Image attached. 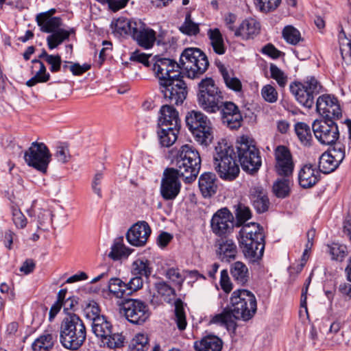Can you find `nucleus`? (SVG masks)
I'll use <instances>...</instances> for the list:
<instances>
[{
    "mask_svg": "<svg viewBox=\"0 0 351 351\" xmlns=\"http://www.w3.org/2000/svg\"><path fill=\"white\" fill-rule=\"evenodd\" d=\"M114 27L115 31L121 36H132L137 28L142 27V22L121 16L117 19Z\"/></svg>",
    "mask_w": 351,
    "mask_h": 351,
    "instance_id": "c756f323",
    "label": "nucleus"
},
{
    "mask_svg": "<svg viewBox=\"0 0 351 351\" xmlns=\"http://www.w3.org/2000/svg\"><path fill=\"white\" fill-rule=\"evenodd\" d=\"M322 85L314 77H307L302 82H292L289 86L296 101L306 108H312L315 98L322 92Z\"/></svg>",
    "mask_w": 351,
    "mask_h": 351,
    "instance_id": "9d476101",
    "label": "nucleus"
},
{
    "mask_svg": "<svg viewBox=\"0 0 351 351\" xmlns=\"http://www.w3.org/2000/svg\"><path fill=\"white\" fill-rule=\"evenodd\" d=\"M338 38L342 59L349 64L351 62V39L346 36L343 29L339 32Z\"/></svg>",
    "mask_w": 351,
    "mask_h": 351,
    "instance_id": "c03bdc74",
    "label": "nucleus"
},
{
    "mask_svg": "<svg viewBox=\"0 0 351 351\" xmlns=\"http://www.w3.org/2000/svg\"><path fill=\"white\" fill-rule=\"evenodd\" d=\"M179 178V173L173 168H167L165 170L160 186V193L164 199L171 200L178 196L181 189Z\"/></svg>",
    "mask_w": 351,
    "mask_h": 351,
    "instance_id": "f3484780",
    "label": "nucleus"
},
{
    "mask_svg": "<svg viewBox=\"0 0 351 351\" xmlns=\"http://www.w3.org/2000/svg\"><path fill=\"white\" fill-rule=\"evenodd\" d=\"M153 271L151 262L144 258H137L132 264L131 272L133 276L149 279Z\"/></svg>",
    "mask_w": 351,
    "mask_h": 351,
    "instance_id": "e433bc0d",
    "label": "nucleus"
},
{
    "mask_svg": "<svg viewBox=\"0 0 351 351\" xmlns=\"http://www.w3.org/2000/svg\"><path fill=\"white\" fill-rule=\"evenodd\" d=\"M281 3V0H256L255 5L263 12H270L276 10Z\"/></svg>",
    "mask_w": 351,
    "mask_h": 351,
    "instance_id": "6e6d98bb",
    "label": "nucleus"
},
{
    "mask_svg": "<svg viewBox=\"0 0 351 351\" xmlns=\"http://www.w3.org/2000/svg\"><path fill=\"white\" fill-rule=\"evenodd\" d=\"M316 109L323 119H338L342 114L337 99L329 95L318 97L316 101Z\"/></svg>",
    "mask_w": 351,
    "mask_h": 351,
    "instance_id": "aec40b11",
    "label": "nucleus"
},
{
    "mask_svg": "<svg viewBox=\"0 0 351 351\" xmlns=\"http://www.w3.org/2000/svg\"><path fill=\"white\" fill-rule=\"evenodd\" d=\"M121 311L126 319L133 324L141 325L149 317L147 305L140 300H125L121 306Z\"/></svg>",
    "mask_w": 351,
    "mask_h": 351,
    "instance_id": "4468645a",
    "label": "nucleus"
},
{
    "mask_svg": "<svg viewBox=\"0 0 351 351\" xmlns=\"http://www.w3.org/2000/svg\"><path fill=\"white\" fill-rule=\"evenodd\" d=\"M91 326L93 332L100 338L101 341L110 335L112 328L111 323L107 320L105 316L94 319Z\"/></svg>",
    "mask_w": 351,
    "mask_h": 351,
    "instance_id": "c9c22d12",
    "label": "nucleus"
},
{
    "mask_svg": "<svg viewBox=\"0 0 351 351\" xmlns=\"http://www.w3.org/2000/svg\"><path fill=\"white\" fill-rule=\"evenodd\" d=\"M54 344L53 337L51 334L44 333L37 338L32 345L34 351H49Z\"/></svg>",
    "mask_w": 351,
    "mask_h": 351,
    "instance_id": "a18cd8bd",
    "label": "nucleus"
},
{
    "mask_svg": "<svg viewBox=\"0 0 351 351\" xmlns=\"http://www.w3.org/2000/svg\"><path fill=\"white\" fill-rule=\"evenodd\" d=\"M234 319L248 321L256 313L257 302L254 294L247 289H237L232 292L228 306Z\"/></svg>",
    "mask_w": 351,
    "mask_h": 351,
    "instance_id": "39448f33",
    "label": "nucleus"
},
{
    "mask_svg": "<svg viewBox=\"0 0 351 351\" xmlns=\"http://www.w3.org/2000/svg\"><path fill=\"white\" fill-rule=\"evenodd\" d=\"M179 30L187 36H196L199 32V27L197 23L192 21L191 13L188 12Z\"/></svg>",
    "mask_w": 351,
    "mask_h": 351,
    "instance_id": "3c124183",
    "label": "nucleus"
},
{
    "mask_svg": "<svg viewBox=\"0 0 351 351\" xmlns=\"http://www.w3.org/2000/svg\"><path fill=\"white\" fill-rule=\"evenodd\" d=\"M182 77L180 75L176 78L167 79L159 84L160 92L171 105H182L187 97L188 88Z\"/></svg>",
    "mask_w": 351,
    "mask_h": 351,
    "instance_id": "9b49d317",
    "label": "nucleus"
},
{
    "mask_svg": "<svg viewBox=\"0 0 351 351\" xmlns=\"http://www.w3.org/2000/svg\"><path fill=\"white\" fill-rule=\"evenodd\" d=\"M12 221L15 226L19 228H23L27 225V219L20 209L12 208Z\"/></svg>",
    "mask_w": 351,
    "mask_h": 351,
    "instance_id": "0e129e2a",
    "label": "nucleus"
},
{
    "mask_svg": "<svg viewBox=\"0 0 351 351\" xmlns=\"http://www.w3.org/2000/svg\"><path fill=\"white\" fill-rule=\"evenodd\" d=\"M180 127H160L158 133L160 144L162 147H169L177 140Z\"/></svg>",
    "mask_w": 351,
    "mask_h": 351,
    "instance_id": "72a5a7b5",
    "label": "nucleus"
},
{
    "mask_svg": "<svg viewBox=\"0 0 351 351\" xmlns=\"http://www.w3.org/2000/svg\"><path fill=\"white\" fill-rule=\"evenodd\" d=\"M235 216L237 219V226H243L248 219L252 217V213L250 208L243 204L239 203L235 206Z\"/></svg>",
    "mask_w": 351,
    "mask_h": 351,
    "instance_id": "603ef678",
    "label": "nucleus"
},
{
    "mask_svg": "<svg viewBox=\"0 0 351 351\" xmlns=\"http://www.w3.org/2000/svg\"><path fill=\"white\" fill-rule=\"evenodd\" d=\"M294 130L299 141L303 145H311L312 134L308 125L304 122H298L294 125Z\"/></svg>",
    "mask_w": 351,
    "mask_h": 351,
    "instance_id": "37998d69",
    "label": "nucleus"
},
{
    "mask_svg": "<svg viewBox=\"0 0 351 351\" xmlns=\"http://www.w3.org/2000/svg\"><path fill=\"white\" fill-rule=\"evenodd\" d=\"M84 313L86 315V318L94 321V319L97 317H101L102 315H100V308L98 304L95 301H90L88 304H86L84 308Z\"/></svg>",
    "mask_w": 351,
    "mask_h": 351,
    "instance_id": "680f3d73",
    "label": "nucleus"
},
{
    "mask_svg": "<svg viewBox=\"0 0 351 351\" xmlns=\"http://www.w3.org/2000/svg\"><path fill=\"white\" fill-rule=\"evenodd\" d=\"M165 276L175 285H177L180 287H182L185 280V276L180 273L179 269L174 267L168 269L166 271Z\"/></svg>",
    "mask_w": 351,
    "mask_h": 351,
    "instance_id": "052dcab7",
    "label": "nucleus"
},
{
    "mask_svg": "<svg viewBox=\"0 0 351 351\" xmlns=\"http://www.w3.org/2000/svg\"><path fill=\"white\" fill-rule=\"evenodd\" d=\"M224 99L222 92L211 77H206L198 84L197 101L199 106L208 113L219 111Z\"/></svg>",
    "mask_w": 351,
    "mask_h": 351,
    "instance_id": "0eeeda50",
    "label": "nucleus"
},
{
    "mask_svg": "<svg viewBox=\"0 0 351 351\" xmlns=\"http://www.w3.org/2000/svg\"><path fill=\"white\" fill-rule=\"evenodd\" d=\"M210 227L214 234L222 237L230 233L234 228V217L227 208L218 210L213 216Z\"/></svg>",
    "mask_w": 351,
    "mask_h": 351,
    "instance_id": "a211bd4d",
    "label": "nucleus"
},
{
    "mask_svg": "<svg viewBox=\"0 0 351 351\" xmlns=\"http://www.w3.org/2000/svg\"><path fill=\"white\" fill-rule=\"evenodd\" d=\"M125 338L119 333L110 332L109 336H107L106 339L102 340V343L104 346L111 349L121 348L123 346Z\"/></svg>",
    "mask_w": 351,
    "mask_h": 351,
    "instance_id": "5fc2aeb1",
    "label": "nucleus"
},
{
    "mask_svg": "<svg viewBox=\"0 0 351 351\" xmlns=\"http://www.w3.org/2000/svg\"><path fill=\"white\" fill-rule=\"evenodd\" d=\"M152 230L148 223L145 221H140L134 223L128 230L126 239L133 246H144Z\"/></svg>",
    "mask_w": 351,
    "mask_h": 351,
    "instance_id": "412c9836",
    "label": "nucleus"
},
{
    "mask_svg": "<svg viewBox=\"0 0 351 351\" xmlns=\"http://www.w3.org/2000/svg\"><path fill=\"white\" fill-rule=\"evenodd\" d=\"M230 274L233 280L241 286H245L250 280L247 267L241 261L234 262L230 265Z\"/></svg>",
    "mask_w": 351,
    "mask_h": 351,
    "instance_id": "2f4dec72",
    "label": "nucleus"
},
{
    "mask_svg": "<svg viewBox=\"0 0 351 351\" xmlns=\"http://www.w3.org/2000/svg\"><path fill=\"white\" fill-rule=\"evenodd\" d=\"M175 322L179 330H183L186 328L187 322L184 309L183 302L178 298L175 302Z\"/></svg>",
    "mask_w": 351,
    "mask_h": 351,
    "instance_id": "de8ad7c7",
    "label": "nucleus"
},
{
    "mask_svg": "<svg viewBox=\"0 0 351 351\" xmlns=\"http://www.w3.org/2000/svg\"><path fill=\"white\" fill-rule=\"evenodd\" d=\"M199 188L205 198L213 196L217 191V179L215 173L204 172L199 178Z\"/></svg>",
    "mask_w": 351,
    "mask_h": 351,
    "instance_id": "a878e982",
    "label": "nucleus"
},
{
    "mask_svg": "<svg viewBox=\"0 0 351 351\" xmlns=\"http://www.w3.org/2000/svg\"><path fill=\"white\" fill-rule=\"evenodd\" d=\"M217 252L221 261L230 262L236 258L237 247L232 240L226 239L219 243Z\"/></svg>",
    "mask_w": 351,
    "mask_h": 351,
    "instance_id": "f704fd0d",
    "label": "nucleus"
},
{
    "mask_svg": "<svg viewBox=\"0 0 351 351\" xmlns=\"http://www.w3.org/2000/svg\"><path fill=\"white\" fill-rule=\"evenodd\" d=\"M233 319L234 317L228 306H227L221 313L215 315L211 318L210 323L226 325L228 328H232L234 330H235L237 324Z\"/></svg>",
    "mask_w": 351,
    "mask_h": 351,
    "instance_id": "a19ab883",
    "label": "nucleus"
},
{
    "mask_svg": "<svg viewBox=\"0 0 351 351\" xmlns=\"http://www.w3.org/2000/svg\"><path fill=\"white\" fill-rule=\"evenodd\" d=\"M261 95L269 103H274L278 99V93L275 88L270 84H267L262 88Z\"/></svg>",
    "mask_w": 351,
    "mask_h": 351,
    "instance_id": "e2e57ef3",
    "label": "nucleus"
},
{
    "mask_svg": "<svg viewBox=\"0 0 351 351\" xmlns=\"http://www.w3.org/2000/svg\"><path fill=\"white\" fill-rule=\"evenodd\" d=\"M180 127L178 112L173 105H164L160 110L158 127Z\"/></svg>",
    "mask_w": 351,
    "mask_h": 351,
    "instance_id": "bb28decb",
    "label": "nucleus"
},
{
    "mask_svg": "<svg viewBox=\"0 0 351 351\" xmlns=\"http://www.w3.org/2000/svg\"><path fill=\"white\" fill-rule=\"evenodd\" d=\"M51 154L44 143L33 142L24 154V159L28 166L43 173L47 171Z\"/></svg>",
    "mask_w": 351,
    "mask_h": 351,
    "instance_id": "f8f14e48",
    "label": "nucleus"
},
{
    "mask_svg": "<svg viewBox=\"0 0 351 351\" xmlns=\"http://www.w3.org/2000/svg\"><path fill=\"white\" fill-rule=\"evenodd\" d=\"M185 121L197 142L205 146L211 143L213 138L211 123L204 113L192 110L188 112Z\"/></svg>",
    "mask_w": 351,
    "mask_h": 351,
    "instance_id": "6e6552de",
    "label": "nucleus"
},
{
    "mask_svg": "<svg viewBox=\"0 0 351 351\" xmlns=\"http://www.w3.org/2000/svg\"><path fill=\"white\" fill-rule=\"evenodd\" d=\"M260 29V23L254 19L249 18L243 21L239 27L235 29L234 36L243 40H248L256 36Z\"/></svg>",
    "mask_w": 351,
    "mask_h": 351,
    "instance_id": "393cba45",
    "label": "nucleus"
},
{
    "mask_svg": "<svg viewBox=\"0 0 351 351\" xmlns=\"http://www.w3.org/2000/svg\"><path fill=\"white\" fill-rule=\"evenodd\" d=\"M86 339V326L76 314H69L62 319L60 328V342L68 350L75 351L84 343Z\"/></svg>",
    "mask_w": 351,
    "mask_h": 351,
    "instance_id": "f03ea898",
    "label": "nucleus"
},
{
    "mask_svg": "<svg viewBox=\"0 0 351 351\" xmlns=\"http://www.w3.org/2000/svg\"><path fill=\"white\" fill-rule=\"evenodd\" d=\"M172 164L184 182L191 183L196 179L201 167L200 155L193 146L184 145L178 152Z\"/></svg>",
    "mask_w": 351,
    "mask_h": 351,
    "instance_id": "7ed1b4c3",
    "label": "nucleus"
},
{
    "mask_svg": "<svg viewBox=\"0 0 351 351\" xmlns=\"http://www.w3.org/2000/svg\"><path fill=\"white\" fill-rule=\"evenodd\" d=\"M275 171L278 176H292L295 164L289 149L285 145H278L274 149Z\"/></svg>",
    "mask_w": 351,
    "mask_h": 351,
    "instance_id": "dca6fc26",
    "label": "nucleus"
},
{
    "mask_svg": "<svg viewBox=\"0 0 351 351\" xmlns=\"http://www.w3.org/2000/svg\"><path fill=\"white\" fill-rule=\"evenodd\" d=\"M52 213L49 210L42 209L38 214V228L47 230L52 221Z\"/></svg>",
    "mask_w": 351,
    "mask_h": 351,
    "instance_id": "4d7b16f0",
    "label": "nucleus"
},
{
    "mask_svg": "<svg viewBox=\"0 0 351 351\" xmlns=\"http://www.w3.org/2000/svg\"><path fill=\"white\" fill-rule=\"evenodd\" d=\"M54 156L57 158L58 161L61 163L67 162L71 158L68 147L64 145L57 147Z\"/></svg>",
    "mask_w": 351,
    "mask_h": 351,
    "instance_id": "338daca9",
    "label": "nucleus"
},
{
    "mask_svg": "<svg viewBox=\"0 0 351 351\" xmlns=\"http://www.w3.org/2000/svg\"><path fill=\"white\" fill-rule=\"evenodd\" d=\"M154 62L153 64V70L156 77L158 79L159 83L163 82L167 79L180 77V66L179 62L174 60L154 57Z\"/></svg>",
    "mask_w": 351,
    "mask_h": 351,
    "instance_id": "2eb2a0df",
    "label": "nucleus"
},
{
    "mask_svg": "<svg viewBox=\"0 0 351 351\" xmlns=\"http://www.w3.org/2000/svg\"><path fill=\"white\" fill-rule=\"evenodd\" d=\"M132 38L138 44L145 49L151 48L156 40V32L152 29H145V24L142 23V27L137 28Z\"/></svg>",
    "mask_w": 351,
    "mask_h": 351,
    "instance_id": "c85d7f7f",
    "label": "nucleus"
},
{
    "mask_svg": "<svg viewBox=\"0 0 351 351\" xmlns=\"http://www.w3.org/2000/svg\"><path fill=\"white\" fill-rule=\"evenodd\" d=\"M236 158V152L232 145L225 139L218 142L215 147L214 165L222 180L232 181L238 177L240 169Z\"/></svg>",
    "mask_w": 351,
    "mask_h": 351,
    "instance_id": "20e7f679",
    "label": "nucleus"
},
{
    "mask_svg": "<svg viewBox=\"0 0 351 351\" xmlns=\"http://www.w3.org/2000/svg\"><path fill=\"white\" fill-rule=\"evenodd\" d=\"M222 346L221 339L215 335H207L194 343L196 351H221Z\"/></svg>",
    "mask_w": 351,
    "mask_h": 351,
    "instance_id": "7c9ffc66",
    "label": "nucleus"
},
{
    "mask_svg": "<svg viewBox=\"0 0 351 351\" xmlns=\"http://www.w3.org/2000/svg\"><path fill=\"white\" fill-rule=\"evenodd\" d=\"M155 288L159 295L165 297V300L170 301L171 296L176 295V291L166 282L161 281L155 284Z\"/></svg>",
    "mask_w": 351,
    "mask_h": 351,
    "instance_id": "13d9d810",
    "label": "nucleus"
},
{
    "mask_svg": "<svg viewBox=\"0 0 351 351\" xmlns=\"http://www.w3.org/2000/svg\"><path fill=\"white\" fill-rule=\"evenodd\" d=\"M108 288L110 293L117 298H125L130 295L127 283L119 278H110Z\"/></svg>",
    "mask_w": 351,
    "mask_h": 351,
    "instance_id": "4c0bfd02",
    "label": "nucleus"
},
{
    "mask_svg": "<svg viewBox=\"0 0 351 351\" xmlns=\"http://www.w3.org/2000/svg\"><path fill=\"white\" fill-rule=\"evenodd\" d=\"M36 21L42 32L51 33L60 28L62 20L60 17H45L44 14H38Z\"/></svg>",
    "mask_w": 351,
    "mask_h": 351,
    "instance_id": "473e14b6",
    "label": "nucleus"
},
{
    "mask_svg": "<svg viewBox=\"0 0 351 351\" xmlns=\"http://www.w3.org/2000/svg\"><path fill=\"white\" fill-rule=\"evenodd\" d=\"M250 201L254 209L258 213H263L269 208V200L266 191L260 185L253 186L250 188Z\"/></svg>",
    "mask_w": 351,
    "mask_h": 351,
    "instance_id": "5701e85b",
    "label": "nucleus"
},
{
    "mask_svg": "<svg viewBox=\"0 0 351 351\" xmlns=\"http://www.w3.org/2000/svg\"><path fill=\"white\" fill-rule=\"evenodd\" d=\"M222 123L230 130H237L241 126L243 117L239 107L232 101H222L219 106Z\"/></svg>",
    "mask_w": 351,
    "mask_h": 351,
    "instance_id": "6ab92c4d",
    "label": "nucleus"
},
{
    "mask_svg": "<svg viewBox=\"0 0 351 351\" xmlns=\"http://www.w3.org/2000/svg\"><path fill=\"white\" fill-rule=\"evenodd\" d=\"M32 63L38 64L39 69L34 77L27 81L26 85L29 87H32L38 83H44L49 81L50 79V74L47 72L44 63L37 59L33 60Z\"/></svg>",
    "mask_w": 351,
    "mask_h": 351,
    "instance_id": "ea45409f",
    "label": "nucleus"
},
{
    "mask_svg": "<svg viewBox=\"0 0 351 351\" xmlns=\"http://www.w3.org/2000/svg\"><path fill=\"white\" fill-rule=\"evenodd\" d=\"M312 130L315 138L323 145L335 144L339 138L338 126L332 119L315 120Z\"/></svg>",
    "mask_w": 351,
    "mask_h": 351,
    "instance_id": "ddd939ff",
    "label": "nucleus"
},
{
    "mask_svg": "<svg viewBox=\"0 0 351 351\" xmlns=\"http://www.w3.org/2000/svg\"><path fill=\"white\" fill-rule=\"evenodd\" d=\"M298 183L302 189H311L320 180L319 170L311 164L304 165L298 172Z\"/></svg>",
    "mask_w": 351,
    "mask_h": 351,
    "instance_id": "4be33fe9",
    "label": "nucleus"
},
{
    "mask_svg": "<svg viewBox=\"0 0 351 351\" xmlns=\"http://www.w3.org/2000/svg\"><path fill=\"white\" fill-rule=\"evenodd\" d=\"M237 150L239 161L244 171L253 173L259 169L262 164L260 152L249 137H240L237 142Z\"/></svg>",
    "mask_w": 351,
    "mask_h": 351,
    "instance_id": "1a4fd4ad",
    "label": "nucleus"
},
{
    "mask_svg": "<svg viewBox=\"0 0 351 351\" xmlns=\"http://www.w3.org/2000/svg\"><path fill=\"white\" fill-rule=\"evenodd\" d=\"M289 177H282L278 178L274 183L273 192L275 195L278 198H285L289 195L290 193V181Z\"/></svg>",
    "mask_w": 351,
    "mask_h": 351,
    "instance_id": "49530a36",
    "label": "nucleus"
},
{
    "mask_svg": "<svg viewBox=\"0 0 351 351\" xmlns=\"http://www.w3.org/2000/svg\"><path fill=\"white\" fill-rule=\"evenodd\" d=\"M215 65L223 77L226 86L234 91H241L242 89L241 82L234 76L233 71L228 70L220 61L216 60Z\"/></svg>",
    "mask_w": 351,
    "mask_h": 351,
    "instance_id": "cd10ccee",
    "label": "nucleus"
},
{
    "mask_svg": "<svg viewBox=\"0 0 351 351\" xmlns=\"http://www.w3.org/2000/svg\"><path fill=\"white\" fill-rule=\"evenodd\" d=\"M179 65L188 77L195 78L208 69L209 62L206 54L199 48L188 47L180 56Z\"/></svg>",
    "mask_w": 351,
    "mask_h": 351,
    "instance_id": "423d86ee",
    "label": "nucleus"
},
{
    "mask_svg": "<svg viewBox=\"0 0 351 351\" xmlns=\"http://www.w3.org/2000/svg\"><path fill=\"white\" fill-rule=\"evenodd\" d=\"M130 351H147L149 349V339L147 335L138 333L130 344Z\"/></svg>",
    "mask_w": 351,
    "mask_h": 351,
    "instance_id": "864d4df0",
    "label": "nucleus"
},
{
    "mask_svg": "<svg viewBox=\"0 0 351 351\" xmlns=\"http://www.w3.org/2000/svg\"><path fill=\"white\" fill-rule=\"evenodd\" d=\"M271 77L275 80L280 87H285L287 82V76L276 64H271L269 66Z\"/></svg>",
    "mask_w": 351,
    "mask_h": 351,
    "instance_id": "bf43d9fd",
    "label": "nucleus"
},
{
    "mask_svg": "<svg viewBox=\"0 0 351 351\" xmlns=\"http://www.w3.org/2000/svg\"><path fill=\"white\" fill-rule=\"evenodd\" d=\"M207 35L210 40L213 51L219 55L224 54L226 48L220 30L218 28H210L208 30Z\"/></svg>",
    "mask_w": 351,
    "mask_h": 351,
    "instance_id": "58836bf2",
    "label": "nucleus"
},
{
    "mask_svg": "<svg viewBox=\"0 0 351 351\" xmlns=\"http://www.w3.org/2000/svg\"><path fill=\"white\" fill-rule=\"evenodd\" d=\"M328 252L331 255V258L338 262H342L348 255L347 246L343 244L332 243L328 245Z\"/></svg>",
    "mask_w": 351,
    "mask_h": 351,
    "instance_id": "8fccbe9b",
    "label": "nucleus"
},
{
    "mask_svg": "<svg viewBox=\"0 0 351 351\" xmlns=\"http://www.w3.org/2000/svg\"><path fill=\"white\" fill-rule=\"evenodd\" d=\"M344 158V154L339 152L336 154H332L331 152L323 153L319 160V170L324 174L330 173L334 171L340 165Z\"/></svg>",
    "mask_w": 351,
    "mask_h": 351,
    "instance_id": "b1692460",
    "label": "nucleus"
},
{
    "mask_svg": "<svg viewBox=\"0 0 351 351\" xmlns=\"http://www.w3.org/2000/svg\"><path fill=\"white\" fill-rule=\"evenodd\" d=\"M69 38V32L64 29L59 28L47 37V46L49 49H53Z\"/></svg>",
    "mask_w": 351,
    "mask_h": 351,
    "instance_id": "79ce46f5",
    "label": "nucleus"
},
{
    "mask_svg": "<svg viewBox=\"0 0 351 351\" xmlns=\"http://www.w3.org/2000/svg\"><path fill=\"white\" fill-rule=\"evenodd\" d=\"M125 247L122 243H115L111 247L109 257L114 261L119 260L125 255Z\"/></svg>",
    "mask_w": 351,
    "mask_h": 351,
    "instance_id": "774afa93",
    "label": "nucleus"
},
{
    "mask_svg": "<svg viewBox=\"0 0 351 351\" xmlns=\"http://www.w3.org/2000/svg\"><path fill=\"white\" fill-rule=\"evenodd\" d=\"M238 239L245 258L253 265H259L265 245L263 227L257 223H247L241 228Z\"/></svg>",
    "mask_w": 351,
    "mask_h": 351,
    "instance_id": "f257e3e1",
    "label": "nucleus"
},
{
    "mask_svg": "<svg viewBox=\"0 0 351 351\" xmlns=\"http://www.w3.org/2000/svg\"><path fill=\"white\" fill-rule=\"evenodd\" d=\"M220 286L221 289L226 293L232 290V283L228 275L227 269H223L220 275Z\"/></svg>",
    "mask_w": 351,
    "mask_h": 351,
    "instance_id": "69168bd1",
    "label": "nucleus"
},
{
    "mask_svg": "<svg viewBox=\"0 0 351 351\" xmlns=\"http://www.w3.org/2000/svg\"><path fill=\"white\" fill-rule=\"evenodd\" d=\"M282 37L289 44L295 45L304 39L298 29L291 25H287L282 29Z\"/></svg>",
    "mask_w": 351,
    "mask_h": 351,
    "instance_id": "09e8293b",
    "label": "nucleus"
}]
</instances>
